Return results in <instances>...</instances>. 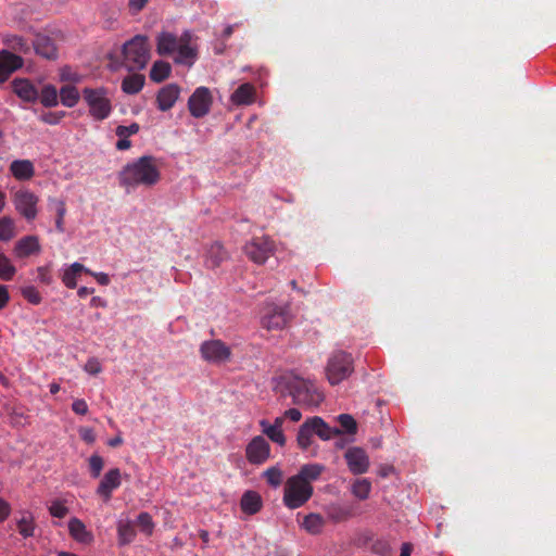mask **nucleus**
Listing matches in <instances>:
<instances>
[{"label":"nucleus","mask_w":556,"mask_h":556,"mask_svg":"<svg viewBox=\"0 0 556 556\" xmlns=\"http://www.w3.org/2000/svg\"><path fill=\"white\" fill-rule=\"evenodd\" d=\"M227 258V252L219 242L213 243L207 250L205 264L208 268L218 267Z\"/></svg>","instance_id":"c85d7f7f"},{"label":"nucleus","mask_w":556,"mask_h":556,"mask_svg":"<svg viewBox=\"0 0 556 556\" xmlns=\"http://www.w3.org/2000/svg\"><path fill=\"white\" fill-rule=\"evenodd\" d=\"M286 388L292 396L294 404L316 407L324 401V394L314 382L299 376L287 377Z\"/></svg>","instance_id":"f03ea898"},{"label":"nucleus","mask_w":556,"mask_h":556,"mask_svg":"<svg viewBox=\"0 0 556 556\" xmlns=\"http://www.w3.org/2000/svg\"><path fill=\"white\" fill-rule=\"evenodd\" d=\"M149 0H129L128 5L134 13L140 12Z\"/></svg>","instance_id":"13d9d810"},{"label":"nucleus","mask_w":556,"mask_h":556,"mask_svg":"<svg viewBox=\"0 0 556 556\" xmlns=\"http://www.w3.org/2000/svg\"><path fill=\"white\" fill-rule=\"evenodd\" d=\"M104 462L103 458L97 454L91 455L89 458V469L90 475L93 478H98L103 469Z\"/></svg>","instance_id":"3c124183"},{"label":"nucleus","mask_w":556,"mask_h":556,"mask_svg":"<svg viewBox=\"0 0 556 556\" xmlns=\"http://www.w3.org/2000/svg\"><path fill=\"white\" fill-rule=\"evenodd\" d=\"M118 541L126 545L134 541L136 536L135 527L130 521H119L117 526Z\"/></svg>","instance_id":"c9c22d12"},{"label":"nucleus","mask_w":556,"mask_h":556,"mask_svg":"<svg viewBox=\"0 0 556 556\" xmlns=\"http://www.w3.org/2000/svg\"><path fill=\"white\" fill-rule=\"evenodd\" d=\"M136 525L139 527V529L146 533L147 535L152 534L154 529V522L152 520V517L149 513H140L137 517Z\"/></svg>","instance_id":"c03bdc74"},{"label":"nucleus","mask_w":556,"mask_h":556,"mask_svg":"<svg viewBox=\"0 0 556 556\" xmlns=\"http://www.w3.org/2000/svg\"><path fill=\"white\" fill-rule=\"evenodd\" d=\"M37 279L43 285H51L53 279L48 266H40L37 268Z\"/></svg>","instance_id":"5fc2aeb1"},{"label":"nucleus","mask_w":556,"mask_h":556,"mask_svg":"<svg viewBox=\"0 0 556 556\" xmlns=\"http://www.w3.org/2000/svg\"><path fill=\"white\" fill-rule=\"evenodd\" d=\"M314 434L315 430L311 417L307 418L299 428L296 435L298 445L304 451L307 450L313 443Z\"/></svg>","instance_id":"a878e982"},{"label":"nucleus","mask_w":556,"mask_h":556,"mask_svg":"<svg viewBox=\"0 0 556 556\" xmlns=\"http://www.w3.org/2000/svg\"><path fill=\"white\" fill-rule=\"evenodd\" d=\"M31 52L47 60L58 59V47L53 38L46 34L38 33L31 40Z\"/></svg>","instance_id":"2eb2a0df"},{"label":"nucleus","mask_w":556,"mask_h":556,"mask_svg":"<svg viewBox=\"0 0 556 556\" xmlns=\"http://www.w3.org/2000/svg\"><path fill=\"white\" fill-rule=\"evenodd\" d=\"M314 488L311 483L290 477L283 491V504L290 509L302 507L313 495Z\"/></svg>","instance_id":"20e7f679"},{"label":"nucleus","mask_w":556,"mask_h":556,"mask_svg":"<svg viewBox=\"0 0 556 556\" xmlns=\"http://www.w3.org/2000/svg\"><path fill=\"white\" fill-rule=\"evenodd\" d=\"M285 416L289 418L290 420L296 422L301 419L302 414L298 408H290L286 410Z\"/></svg>","instance_id":"e2e57ef3"},{"label":"nucleus","mask_w":556,"mask_h":556,"mask_svg":"<svg viewBox=\"0 0 556 556\" xmlns=\"http://www.w3.org/2000/svg\"><path fill=\"white\" fill-rule=\"evenodd\" d=\"M72 409L77 415H86L88 413V405L85 400L77 399L73 402Z\"/></svg>","instance_id":"4d7b16f0"},{"label":"nucleus","mask_w":556,"mask_h":556,"mask_svg":"<svg viewBox=\"0 0 556 556\" xmlns=\"http://www.w3.org/2000/svg\"><path fill=\"white\" fill-rule=\"evenodd\" d=\"M80 437L87 443H92L96 439V435H94L92 429H89V428L81 429Z\"/></svg>","instance_id":"052dcab7"},{"label":"nucleus","mask_w":556,"mask_h":556,"mask_svg":"<svg viewBox=\"0 0 556 556\" xmlns=\"http://www.w3.org/2000/svg\"><path fill=\"white\" fill-rule=\"evenodd\" d=\"M49 207L55 213V228L58 232L65 231L64 217L66 215V204L63 200L51 198L49 199Z\"/></svg>","instance_id":"cd10ccee"},{"label":"nucleus","mask_w":556,"mask_h":556,"mask_svg":"<svg viewBox=\"0 0 556 556\" xmlns=\"http://www.w3.org/2000/svg\"><path fill=\"white\" fill-rule=\"evenodd\" d=\"M200 352L202 357L214 364H222L229 361L231 350L220 340H210L201 344Z\"/></svg>","instance_id":"9b49d317"},{"label":"nucleus","mask_w":556,"mask_h":556,"mask_svg":"<svg viewBox=\"0 0 556 556\" xmlns=\"http://www.w3.org/2000/svg\"><path fill=\"white\" fill-rule=\"evenodd\" d=\"M16 273V268L11 261L4 255L0 254V279L10 281Z\"/></svg>","instance_id":"37998d69"},{"label":"nucleus","mask_w":556,"mask_h":556,"mask_svg":"<svg viewBox=\"0 0 556 556\" xmlns=\"http://www.w3.org/2000/svg\"><path fill=\"white\" fill-rule=\"evenodd\" d=\"M48 509L50 515L55 518H64L70 511L64 500H53Z\"/></svg>","instance_id":"a18cd8bd"},{"label":"nucleus","mask_w":556,"mask_h":556,"mask_svg":"<svg viewBox=\"0 0 556 556\" xmlns=\"http://www.w3.org/2000/svg\"><path fill=\"white\" fill-rule=\"evenodd\" d=\"M101 286H108L110 283V277L105 273H92L91 274Z\"/></svg>","instance_id":"0e129e2a"},{"label":"nucleus","mask_w":556,"mask_h":556,"mask_svg":"<svg viewBox=\"0 0 556 556\" xmlns=\"http://www.w3.org/2000/svg\"><path fill=\"white\" fill-rule=\"evenodd\" d=\"M263 432L275 443L283 446L286 444V437L282 429L271 427L265 419L260 421Z\"/></svg>","instance_id":"4c0bfd02"},{"label":"nucleus","mask_w":556,"mask_h":556,"mask_svg":"<svg viewBox=\"0 0 556 556\" xmlns=\"http://www.w3.org/2000/svg\"><path fill=\"white\" fill-rule=\"evenodd\" d=\"M131 147L130 140L126 137H119V140L116 142V149L117 150H127Z\"/></svg>","instance_id":"69168bd1"},{"label":"nucleus","mask_w":556,"mask_h":556,"mask_svg":"<svg viewBox=\"0 0 556 556\" xmlns=\"http://www.w3.org/2000/svg\"><path fill=\"white\" fill-rule=\"evenodd\" d=\"M3 45L13 53L29 55L31 53V40L16 34H8L2 38Z\"/></svg>","instance_id":"a211bd4d"},{"label":"nucleus","mask_w":556,"mask_h":556,"mask_svg":"<svg viewBox=\"0 0 556 556\" xmlns=\"http://www.w3.org/2000/svg\"><path fill=\"white\" fill-rule=\"evenodd\" d=\"M66 115V112H46L40 115V121L48 125H58L62 118Z\"/></svg>","instance_id":"603ef678"},{"label":"nucleus","mask_w":556,"mask_h":556,"mask_svg":"<svg viewBox=\"0 0 556 556\" xmlns=\"http://www.w3.org/2000/svg\"><path fill=\"white\" fill-rule=\"evenodd\" d=\"M245 457L250 464H264L270 457L269 443L262 435L254 437L245 447Z\"/></svg>","instance_id":"f8f14e48"},{"label":"nucleus","mask_w":556,"mask_h":556,"mask_svg":"<svg viewBox=\"0 0 556 556\" xmlns=\"http://www.w3.org/2000/svg\"><path fill=\"white\" fill-rule=\"evenodd\" d=\"M180 94V87L177 84H168L161 88L156 94L157 109L162 112L170 110Z\"/></svg>","instance_id":"dca6fc26"},{"label":"nucleus","mask_w":556,"mask_h":556,"mask_svg":"<svg viewBox=\"0 0 556 556\" xmlns=\"http://www.w3.org/2000/svg\"><path fill=\"white\" fill-rule=\"evenodd\" d=\"M85 271L86 274H91V270L86 268L80 263H73L67 269L64 270V274L62 276L63 283L70 288L74 289L77 286V276Z\"/></svg>","instance_id":"c756f323"},{"label":"nucleus","mask_w":556,"mask_h":556,"mask_svg":"<svg viewBox=\"0 0 556 556\" xmlns=\"http://www.w3.org/2000/svg\"><path fill=\"white\" fill-rule=\"evenodd\" d=\"M85 370L90 375H98L102 370V366L97 358H90L85 365Z\"/></svg>","instance_id":"6e6d98bb"},{"label":"nucleus","mask_w":556,"mask_h":556,"mask_svg":"<svg viewBox=\"0 0 556 556\" xmlns=\"http://www.w3.org/2000/svg\"><path fill=\"white\" fill-rule=\"evenodd\" d=\"M150 60L148 38L137 35L123 46V66L129 72L143 70Z\"/></svg>","instance_id":"7ed1b4c3"},{"label":"nucleus","mask_w":556,"mask_h":556,"mask_svg":"<svg viewBox=\"0 0 556 556\" xmlns=\"http://www.w3.org/2000/svg\"><path fill=\"white\" fill-rule=\"evenodd\" d=\"M61 103L67 108H73L79 101V92L75 86L66 85L60 90Z\"/></svg>","instance_id":"f704fd0d"},{"label":"nucleus","mask_w":556,"mask_h":556,"mask_svg":"<svg viewBox=\"0 0 556 556\" xmlns=\"http://www.w3.org/2000/svg\"><path fill=\"white\" fill-rule=\"evenodd\" d=\"M263 501L261 495L255 491H247L243 493L240 507L241 510L247 515H254L261 510Z\"/></svg>","instance_id":"b1692460"},{"label":"nucleus","mask_w":556,"mask_h":556,"mask_svg":"<svg viewBox=\"0 0 556 556\" xmlns=\"http://www.w3.org/2000/svg\"><path fill=\"white\" fill-rule=\"evenodd\" d=\"M41 250L38 237L25 236L21 238L14 247V253L17 257L24 258L31 254L39 253Z\"/></svg>","instance_id":"4be33fe9"},{"label":"nucleus","mask_w":556,"mask_h":556,"mask_svg":"<svg viewBox=\"0 0 556 556\" xmlns=\"http://www.w3.org/2000/svg\"><path fill=\"white\" fill-rule=\"evenodd\" d=\"M68 531L71 536L79 543H90L92 541L91 532H89L85 523L76 517L70 519Z\"/></svg>","instance_id":"393cba45"},{"label":"nucleus","mask_w":556,"mask_h":556,"mask_svg":"<svg viewBox=\"0 0 556 556\" xmlns=\"http://www.w3.org/2000/svg\"><path fill=\"white\" fill-rule=\"evenodd\" d=\"M121 485V471L118 468L110 469L102 480L100 481L97 493L104 498V501H109L111 498L113 490L117 489Z\"/></svg>","instance_id":"f3484780"},{"label":"nucleus","mask_w":556,"mask_h":556,"mask_svg":"<svg viewBox=\"0 0 556 556\" xmlns=\"http://www.w3.org/2000/svg\"><path fill=\"white\" fill-rule=\"evenodd\" d=\"M264 477L268 484L278 486L282 481V471L278 467H269L264 471Z\"/></svg>","instance_id":"09e8293b"},{"label":"nucleus","mask_w":556,"mask_h":556,"mask_svg":"<svg viewBox=\"0 0 556 556\" xmlns=\"http://www.w3.org/2000/svg\"><path fill=\"white\" fill-rule=\"evenodd\" d=\"M140 127L137 123H132L129 126L119 125L116 127V135L118 137L128 138L131 135H136L139 131Z\"/></svg>","instance_id":"864d4df0"},{"label":"nucleus","mask_w":556,"mask_h":556,"mask_svg":"<svg viewBox=\"0 0 556 556\" xmlns=\"http://www.w3.org/2000/svg\"><path fill=\"white\" fill-rule=\"evenodd\" d=\"M38 202L39 198L27 189H21L13 195V204L15 210L28 222L34 220L37 217Z\"/></svg>","instance_id":"6e6552de"},{"label":"nucleus","mask_w":556,"mask_h":556,"mask_svg":"<svg viewBox=\"0 0 556 556\" xmlns=\"http://www.w3.org/2000/svg\"><path fill=\"white\" fill-rule=\"evenodd\" d=\"M172 67L169 63L164 61H156L150 71V78L152 81L162 83L170 75Z\"/></svg>","instance_id":"72a5a7b5"},{"label":"nucleus","mask_w":556,"mask_h":556,"mask_svg":"<svg viewBox=\"0 0 556 556\" xmlns=\"http://www.w3.org/2000/svg\"><path fill=\"white\" fill-rule=\"evenodd\" d=\"M83 96L89 106L90 115L97 121H103L111 114V101L106 97V91L103 88L92 89L85 88Z\"/></svg>","instance_id":"423d86ee"},{"label":"nucleus","mask_w":556,"mask_h":556,"mask_svg":"<svg viewBox=\"0 0 556 556\" xmlns=\"http://www.w3.org/2000/svg\"><path fill=\"white\" fill-rule=\"evenodd\" d=\"M12 88L14 93L26 102H35L39 97L36 87L26 78H15Z\"/></svg>","instance_id":"6ab92c4d"},{"label":"nucleus","mask_w":556,"mask_h":556,"mask_svg":"<svg viewBox=\"0 0 556 556\" xmlns=\"http://www.w3.org/2000/svg\"><path fill=\"white\" fill-rule=\"evenodd\" d=\"M344 458L353 475H362L369 469V457L365 450L361 447L353 446L348 448L344 453Z\"/></svg>","instance_id":"ddd939ff"},{"label":"nucleus","mask_w":556,"mask_h":556,"mask_svg":"<svg viewBox=\"0 0 556 556\" xmlns=\"http://www.w3.org/2000/svg\"><path fill=\"white\" fill-rule=\"evenodd\" d=\"M40 102L46 108H53L58 105V90L52 85H47L42 88L40 93Z\"/></svg>","instance_id":"a19ab883"},{"label":"nucleus","mask_w":556,"mask_h":556,"mask_svg":"<svg viewBox=\"0 0 556 556\" xmlns=\"http://www.w3.org/2000/svg\"><path fill=\"white\" fill-rule=\"evenodd\" d=\"M338 421L340 426L348 432V433H355L357 430V424L355 419L349 415V414H341L338 416Z\"/></svg>","instance_id":"8fccbe9b"},{"label":"nucleus","mask_w":556,"mask_h":556,"mask_svg":"<svg viewBox=\"0 0 556 556\" xmlns=\"http://www.w3.org/2000/svg\"><path fill=\"white\" fill-rule=\"evenodd\" d=\"M312 422L315 434L324 441L330 440L332 437L341 434L340 429L331 428L321 417H312Z\"/></svg>","instance_id":"bb28decb"},{"label":"nucleus","mask_w":556,"mask_h":556,"mask_svg":"<svg viewBox=\"0 0 556 556\" xmlns=\"http://www.w3.org/2000/svg\"><path fill=\"white\" fill-rule=\"evenodd\" d=\"M179 41L172 33L163 31L157 36L156 51L160 55H170L176 52Z\"/></svg>","instance_id":"5701e85b"},{"label":"nucleus","mask_w":556,"mask_h":556,"mask_svg":"<svg viewBox=\"0 0 556 556\" xmlns=\"http://www.w3.org/2000/svg\"><path fill=\"white\" fill-rule=\"evenodd\" d=\"M353 370L352 355L343 351H337L328 359L326 376L330 384L336 386L350 377Z\"/></svg>","instance_id":"39448f33"},{"label":"nucleus","mask_w":556,"mask_h":556,"mask_svg":"<svg viewBox=\"0 0 556 556\" xmlns=\"http://www.w3.org/2000/svg\"><path fill=\"white\" fill-rule=\"evenodd\" d=\"M274 241L268 237H255L244 245L247 256L256 264H264L274 253Z\"/></svg>","instance_id":"1a4fd4ad"},{"label":"nucleus","mask_w":556,"mask_h":556,"mask_svg":"<svg viewBox=\"0 0 556 556\" xmlns=\"http://www.w3.org/2000/svg\"><path fill=\"white\" fill-rule=\"evenodd\" d=\"M324 470L325 466L320 464H306L301 467L299 473L295 475V477L312 484L313 481L320 477Z\"/></svg>","instance_id":"2f4dec72"},{"label":"nucleus","mask_w":556,"mask_h":556,"mask_svg":"<svg viewBox=\"0 0 556 556\" xmlns=\"http://www.w3.org/2000/svg\"><path fill=\"white\" fill-rule=\"evenodd\" d=\"M144 81L146 78L143 75L134 73L123 79L122 90L127 94H136L143 88Z\"/></svg>","instance_id":"7c9ffc66"},{"label":"nucleus","mask_w":556,"mask_h":556,"mask_svg":"<svg viewBox=\"0 0 556 556\" xmlns=\"http://www.w3.org/2000/svg\"><path fill=\"white\" fill-rule=\"evenodd\" d=\"M327 515L329 519H331L334 522H341L344 520H348L351 516V509L338 504L330 505L327 508Z\"/></svg>","instance_id":"58836bf2"},{"label":"nucleus","mask_w":556,"mask_h":556,"mask_svg":"<svg viewBox=\"0 0 556 556\" xmlns=\"http://www.w3.org/2000/svg\"><path fill=\"white\" fill-rule=\"evenodd\" d=\"M94 289L88 287H80L77 291L79 298H86L89 294H92Z\"/></svg>","instance_id":"774afa93"},{"label":"nucleus","mask_w":556,"mask_h":556,"mask_svg":"<svg viewBox=\"0 0 556 556\" xmlns=\"http://www.w3.org/2000/svg\"><path fill=\"white\" fill-rule=\"evenodd\" d=\"M413 551V545L410 543H403L401 547L400 556H410Z\"/></svg>","instance_id":"338daca9"},{"label":"nucleus","mask_w":556,"mask_h":556,"mask_svg":"<svg viewBox=\"0 0 556 556\" xmlns=\"http://www.w3.org/2000/svg\"><path fill=\"white\" fill-rule=\"evenodd\" d=\"M290 320L288 306H278L274 303L267 304L262 314V326L267 330H281Z\"/></svg>","instance_id":"0eeeda50"},{"label":"nucleus","mask_w":556,"mask_h":556,"mask_svg":"<svg viewBox=\"0 0 556 556\" xmlns=\"http://www.w3.org/2000/svg\"><path fill=\"white\" fill-rule=\"evenodd\" d=\"M24 66L22 56L9 51L0 50V85L4 84L10 76Z\"/></svg>","instance_id":"4468645a"},{"label":"nucleus","mask_w":556,"mask_h":556,"mask_svg":"<svg viewBox=\"0 0 556 556\" xmlns=\"http://www.w3.org/2000/svg\"><path fill=\"white\" fill-rule=\"evenodd\" d=\"M352 494L361 501L367 500L371 491V482L368 479H356L352 484Z\"/></svg>","instance_id":"e433bc0d"},{"label":"nucleus","mask_w":556,"mask_h":556,"mask_svg":"<svg viewBox=\"0 0 556 556\" xmlns=\"http://www.w3.org/2000/svg\"><path fill=\"white\" fill-rule=\"evenodd\" d=\"M21 293L25 300L34 305H38L42 300L40 293L34 286L22 287Z\"/></svg>","instance_id":"de8ad7c7"},{"label":"nucleus","mask_w":556,"mask_h":556,"mask_svg":"<svg viewBox=\"0 0 556 556\" xmlns=\"http://www.w3.org/2000/svg\"><path fill=\"white\" fill-rule=\"evenodd\" d=\"M325 526V520L319 514L311 513L305 516L302 527L311 534H319Z\"/></svg>","instance_id":"473e14b6"},{"label":"nucleus","mask_w":556,"mask_h":556,"mask_svg":"<svg viewBox=\"0 0 556 556\" xmlns=\"http://www.w3.org/2000/svg\"><path fill=\"white\" fill-rule=\"evenodd\" d=\"M213 104V96L207 87H198L188 100L191 116L202 118L207 115Z\"/></svg>","instance_id":"9d476101"},{"label":"nucleus","mask_w":556,"mask_h":556,"mask_svg":"<svg viewBox=\"0 0 556 556\" xmlns=\"http://www.w3.org/2000/svg\"><path fill=\"white\" fill-rule=\"evenodd\" d=\"M10 301V294L5 286L0 285V309H2Z\"/></svg>","instance_id":"bf43d9fd"},{"label":"nucleus","mask_w":556,"mask_h":556,"mask_svg":"<svg viewBox=\"0 0 556 556\" xmlns=\"http://www.w3.org/2000/svg\"><path fill=\"white\" fill-rule=\"evenodd\" d=\"M176 52H177V55L175 58L176 63L192 64V62L195 58L194 49L191 48L190 45H187V43H179Z\"/></svg>","instance_id":"79ce46f5"},{"label":"nucleus","mask_w":556,"mask_h":556,"mask_svg":"<svg viewBox=\"0 0 556 556\" xmlns=\"http://www.w3.org/2000/svg\"><path fill=\"white\" fill-rule=\"evenodd\" d=\"M15 232V222L8 216H3L0 218V241H9L14 238Z\"/></svg>","instance_id":"ea45409f"},{"label":"nucleus","mask_w":556,"mask_h":556,"mask_svg":"<svg viewBox=\"0 0 556 556\" xmlns=\"http://www.w3.org/2000/svg\"><path fill=\"white\" fill-rule=\"evenodd\" d=\"M9 169L11 175L20 181L30 180L35 176V166L30 160H14Z\"/></svg>","instance_id":"412c9836"},{"label":"nucleus","mask_w":556,"mask_h":556,"mask_svg":"<svg viewBox=\"0 0 556 556\" xmlns=\"http://www.w3.org/2000/svg\"><path fill=\"white\" fill-rule=\"evenodd\" d=\"M17 530L20 534L23 535L24 538L33 536L35 532V523L33 521V518L30 516H24L17 522Z\"/></svg>","instance_id":"49530a36"},{"label":"nucleus","mask_w":556,"mask_h":556,"mask_svg":"<svg viewBox=\"0 0 556 556\" xmlns=\"http://www.w3.org/2000/svg\"><path fill=\"white\" fill-rule=\"evenodd\" d=\"M256 89L250 83L241 84L230 96L233 105H250L255 101Z\"/></svg>","instance_id":"aec40b11"},{"label":"nucleus","mask_w":556,"mask_h":556,"mask_svg":"<svg viewBox=\"0 0 556 556\" xmlns=\"http://www.w3.org/2000/svg\"><path fill=\"white\" fill-rule=\"evenodd\" d=\"M10 515V506L9 504L0 498V522L8 518Z\"/></svg>","instance_id":"680f3d73"},{"label":"nucleus","mask_w":556,"mask_h":556,"mask_svg":"<svg viewBox=\"0 0 556 556\" xmlns=\"http://www.w3.org/2000/svg\"><path fill=\"white\" fill-rule=\"evenodd\" d=\"M161 179V172L156 159L143 155L134 162L126 164L118 173V182L127 192L139 186L152 187Z\"/></svg>","instance_id":"f257e3e1"}]
</instances>
